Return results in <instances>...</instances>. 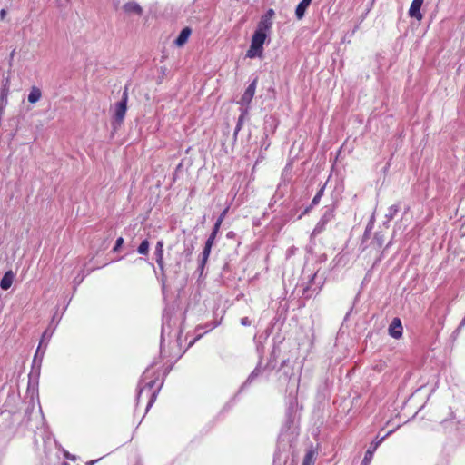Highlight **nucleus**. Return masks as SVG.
Listing matches in <instances>:
<instances>
[{
  "label": "nucleus",
  "instance_id": "13",
  "mask_svg": "<svg viewBox=\"0 0 465 465\" xmlns=\"http://www.w3.org/2000/svg\"><path fill=\"white\" fill-rule=\"evenodd\" d=\"M272 26V21L262 16L260 22L258 23L256 30L267 34V32L271 30Z\"/></svg>",
  "mask_w": 465,
  "mask_h": 465
},
{
  "label": "nucleus",
  "instance_id": "1",
  "mask_svg": "<svg viewBox=\"0 0 465 465\" xmlns=\"http://www.w3.org/2000/svg\"><path fill=\"white\" fill-rule=\"evenodd\" d=\"M267 38V34L255 30L251 45L247 51L246 56L248 58L261 57L263 52V44Z\"/></svg>",
  "mask_w": 465,
  "mask_h": 465
},
{
  "label": "nucleus",
  "instance_id": "35",
  "mask_svg": "<svg viewBox=\"0 0 465 465\" xmlns=\"http://www.w3.org/2000/svg\"><path fill=\"white\" fill-rule=\"evenodd\" d=\"M67 458L71 459V460H74V457H69L68 455H66Z\"/></svg>",
  "mask_w": 465,
  "mask_h": 465
},
{
  "label": "nucleus",
  "instance_id": "24",
  "mask_svg": "<svg viewBox=\"0 0 465 465\" xmlns=\"http://www.w3.org/2000/svg\"><path fill=\"white\" fill-rule=\"evenodd\" d=\"M399 208L397 205H392L390 207V210H389V213H390V217L392 218L393 215L398 212Z\"/></svg>",
  "mask_w": 465,
  "mask_h": 465
},
{
  "label": "nucleus",
  "instance_id": "15",
  "mask_svg": "<svg viewBox=\"0 0 465 465\" xmlns=\"http://www.w3.org/2000/svg\"><path fill=\"white\" fill-rule=\"evenodd\" d=\"M211 249H212V246L205 243V246H204L203 253H202V259H201V262L199 264V270H201V272H203V270L208 261V258L211 253Z\"/></svg>",
  "mask_w": 465,
  "mask_h": 465
},
{
  "label": "nucleus",
  "instance_id": "23",
  "mask_svg": "<svg viewBox=\"0 0 465 465\" xmlns=\"http://www.w3.org/2000/svg\"><path fill=\"white\" fill-rule=\"evenodd\" d=\"M273 15H274V10L268 9L267 12L262 16L272 21Z\"/></svg>",
  "mask_w": 465,
  "mask_h": 465
},
{
  "label": "nucleus",
  "instance_id": "11",
  "mask_svg": "<svg viewBox=\"0 0 465 465\" xmlns=\"http://www.w3.org/2000/svg\"><path fill=\"white\" fill-rule=\"evenodd\" d=\"M14 279H15V273L12 271L6 272L4 274V276L1 280V282H0L1 288L5 291L8 290L12 286Z\"/></svg>",
  "mask_w": 465,
  "mask_h": 465
},
{
  "label": "nucleus",
  "instance_id": "31",
  "mask_svg": "<svg viewBox=\"0 0 465 465\" xmlns=\"http://www.w3.org/2000/svg\"><path fill=\"white\" fill-rule=\"evenodd\" d=\"M460 324H461V325H464V324H465V318L462 320V322H461V323H460Z\"/></svg>",
  "mask_w": 465,
  "mask_h": 465
},
{
  "label": "nucleus",
  "instance_id": "29",
  "mask_svg": "<svg viewBox=\"0 0 465 465\" xmlns=\"http://www.w3.org/2000/svg\"><path fill=\"white\" fill-rule=\"evenodd\" d=\"M112 2L115 7H117L120 5V0H112Z\"/></svg>",
  "mask_w": 465,
  "mask_h": 465
},
{
  "label": "nucleus",
  "instance_id": "16",
  "mask_svg": "<svg viewBox=\"0 0 465 465\" xmlns=\"http://www.w3.org/2000/svg\"><path fill=\"white\" fill-rule=\"evenodd\" d=\"M240 110H241V115L238 118L237 125H236V128H235V133H237L242 128V123L244 121V118L248 114L247 107L240 108Z\"/></svg>",
  "mask_w": 465,
  "mask_h": 465
},
{
  "label": "nucleus",
  "instance_id": "36",
  "mask_svg": "<svg viewBox=\"0 0 465 465\" xmlns=\"http://www.w3.org/2000/svg\"><path fill=\"white\" fill-rule=\"evenodd\" d=\"M192 253V250H188V255Z\"/></svg>",
  "mask_w": 465,
  "mask_h": 465
},
{
  "label": "nucleus",
  "instance_id": "9",
  "mask_svg": "<svg viewBox=\"0 0 465 465\" xmlns=\"http://www.w3.org/2000/svg\"><path fill=\"white\" fill-rule=\"evenodd\" d=\"M312 0H302L295 9V15L298 20L303 18L307 8L310 6Z\"/></svg>",
  "mask_w": 465,
  "mask_h": 465
},
{
  "label": "nucleus",
  "instance_id": "33",
  "mask_svg": "<svg viewBox=\"0 0 465 465\" xmlns=\"http://www.w3.org/2000/svg\"><path fill=\"white\" fill-rule=\"evenodd\" d=\"M176 266L178 267V269L180 268V262H177Z\"/></svg>",
  "mask_w": 465,
  "mask_h": 465
},
{
  "label": "nucleus",
  "instance_id": "28",
  "mask_svg": "<svg viewBox=\"0 0 465 465\" xmlns=\"http://www.w3.org/2000/svg\"><path fill=\"white\" fill-rule=\"evenodd\" d=\"M5 9H2V10L0 11V17H1L2 19H4V18H5Z\"/></svg>",
  "mask_w": 465,
  "mask_h": 465
},
{
  "label": "nucleus",
  "instance_id": "30",
  "mask_svg": "<svg viewBox=\"0 0 465 465\" xmlns=\"http://www.w3.org/2000/svg\"><path fill=\"white\" fill-rule=\"evenodd\" d=\"M143 391H144V388H143V389H141V390H140L138 397H140V396H141V394L143 392Z\"/></svg>",
  "mask_w": 465,
  "mask_h": 465
},
{
  "label": "nucleus",
  "instance_id": "6",
  "mask_svg": "<svg viewBox=\"0 0 465 465\" xmlns=\"http://www.w3.org/2000/svg\"><path fill=\"white\" fill-rule=\"evenodd\" d=\"M9 86H10V79L7 77L5 80L3 87L0 93V113H4L5 108L8 103V95H9Z\"/></svg>",
  "mask_w": 465,
  "mask_h": 465
},
{
  "label": "nucleus",
  "instance_id": "20",
  "mask_svg": "<svg viewBox=\"0 0 465 465\" xmlns=\"http://www.w3.org/2000/svg\"><path fill=\"white\" fill-rule=\"evenodd\" d=\"M218 232L217 231H214L213 230L212 233L210 234V236L208 237L207 241H206V244H209L211 246H213V242H214V240L216 238V235H217Z\"/></svg>",
  "mask_w": 465,
  "mask_h": 465
},
{
  "label": "nucleus",
  "instance_id": "19",
  "mask_svg": "<svg viewBox=\"0 0 465 465\" xmlns=\"http://www.w3.org/2000/svg\"><path fill=\"white\" fill-rule=\"evenodd\" d=\"M302 465H314L313 452H308L302 461Z\"/></svg>",
  "mask_w": 465,
  "mask_h": 465
},
{
  "label": "nucleus",
  "instance_id": "14",
  "mask_svg": "<svg viewBox=\"0 0 465 465\" xmlns=\"http://www.w3.org/2000/svg\"><path fill=\"white\" fill-rule=\"evenodd\" d=\"M41 90L36 86H33L28 94V102L31 104H35L41 99Z\"/></svg>",
  "mask_w": 465,
  "mask_h": 465
},
{
  "label": "nucleus",
  "instance_id": "4",
  "mask_svg": "<svg viewBox=\"0 0 465 465\" xmlns=\"http://www.w3.org/2000/svg\"><path fill=\"white\" fill-rule=\"evenodd\" d=\"M155 260L157 265L162 272L164 275V262H163V241L160 240L157 242L154 251Z\"/></svg>",
  "mask_w": 465,
  "mask_h": 465
},
{
  "label": "nucleus",
  "instance_id": "10",
  "mask_svg": "<svg viewBox=\"0 0 465 465\" xmlns=\"http://www.w3.org/2000/svg\"><path fill=\"white\" fill-rule=\"evenodd\" d=\"M123 8L127 14H135L137 15H141L143 13V8L139 5V4L134 1L126 3Z\"/></svg>",
  "mask_w": 465,
  "mask_h": 465
},
{
  "label": "nucleus",
  "instance_id": "26",
  "mask_svg": "<svg viewBox=\"0 0 465 465\" xmlns=\"http://www.w3.org/2000/svg\"><path fill=\"white\" fill-rule=\"evenodd\" d=\"M155 397H156V394H155V392H154V393H153V394H152V396H151V400H150V401L148 402L147 409H148L149 407H151V406H152V404H153V401L155 400Z\"/></svg>",
  "mask_w": 465,
  "mask_h": 465
},
{
  "label": "nucleus",
  "instance_id": "18",
  "mask_svg": "<svg viewBox=\"0 0 465 465\" xmlns=\"http://www.w3.org/2000/svg\"><path fill=\"white\" fill-rule=\"evenodd\" d=\"M227 211H228V208H226V209H225V210L221 213V215H220V216H219V218L217 219V221H216V223H215V224H214V226H213V230L219 232L220 226H221V224H222V223H223V219H224V217H225V215H226V213H227Z\"/></svg>",
  "mask_w": 465,
  "mask_h": 465
},
{
  "label": "nucleus",
  "instance_id": "34",
  "mask_svg": "<svg viewBox=\"0 0 465 465\" xmlns=\"http://www.w3.org/2000/svg\"><path fill=\"white\" fill-rule=\"evenodd\" d=\"M94 462H95L94 460H91V461H90V463H89V465H92V464H94Z\"/></svg>",
  "mask_w": 465,
  "mask_h": 465
},
{
  "label": "nucleus",
  "instance_id": "17",
  "mask_svg": "<svg viewBox=\"0 0 465 465\" xmlns=\"http://www.w3.org/2000/svg\"><path fill=\"white\" fill-rule=\"evenodd\" d=\"M149 242L148 240H144L141 242V244L139 245L138 249H137V252L140 253V254H143V255H146L148 254V252H149Z\"/></svg>",
  "mask_w": 465,
  "mask_h": 465
},
{
  "label": "nucleus",
  "instance_id": "21",
  "mask_svg": "<svg viewBox=\"0 0 465 465\" xmlns=\"http://www.w3.org/2000/svg\"><path fill=\"white\" fill-rule=\"evenodd\" d=\"M322 193H323V188H322L317 193L316 195L313 197L312 201V204H317L321 199V197L322 196Z\"/></svg>",
  "mask_w": 465,
  "mask_h": 465
},
{
  "label": "nucleus",
  "instance_id": "22",
  "mask_svg": "<svg viewBox=\"0 0 465 465\" xmlns=\"http://www.w3.org/2000/svg\"><path fill=\"white\" fill-rule=\"evenodd\" d=\"M123 243H124V239L122 237H119L116 240L115 245L114 247V251L117 252L122 247Z\"/></svg>",
  "mask_w": 465,
  "mask_h": 465
},
{
  "label": "nucleus",
  "instance_id": "32",
  "mask_svg": "<svg viewBox=\"0 0 465 465\" xmlns=\"http://www.w3.org/2000/svg\"><path fill=\"white\" fill-rule=\"evenodd\" d=\"M460 324H461V325H464V324H465V318L462 320V322H461V323H460Z\"/></svg>",
  "mask_w": 465,
  "mask_h": 465
},
{
  "label": "nucleus",
  "instance_id": "2",
  "mask_svg": "<svg viewBox=\"0 0 465 465\" xmlns=\"http://www.w3.org/2000/svg\"><path fill=\"white\" fill-rule=\"evenodd\" d=\"M128 93L125 89L123 93L121 101L117 102L114 107L113 125L117 128L123 123L127 111Z\"/></svg>",
  "mask_w": 465,
  "mask_h": 465
},
{
  "label": "nucleus",
  "instance_id": "25",
  "mask_svg": "<svg viewBox=\"0 0 465 465\" xmlns=\"http://www.w3.org/2000/svg\"><path fill=\"white\" fill-rule=\"evenodd\" d=\"M241 323H242L243 326H250V325H251V321H250L247 317H243V318H242V320H241Z\"/></svg>",
  "mask_w": 465,
  "mask_h": 465
},
{
  "label": "nucleus",
  "instance_id": "12",
  "mask_svg": "<svg viewBox=\"0 0 465 465\" xmlns=\"http://www.w3.org/2000/svg\"><path fill=\"white\" fill-rule=\"evenodd\" d=\"M190 35L191 29L188 27L183 28L176 38L175 45L177 46H183L187 42Z\"/></svg>",
  "mask_w": 465,
  "mask_h": 465
},
{
  "label": "nucleus",
  "instance_id": "5",
  "mask_svg": "<svg viewBox=\"0 0 465 465\" xmlns=\"http://www.w3.org/2000/svg\"><path fill=\"white\" fill-rule=\"evenodd\" d=\"M392 432V430H390L385 436H383L382 438H381L379 440L375 441V442H372L370 446V448L367 450L366 453H365V456H364V459L362 460V464L363 465H369L370 462L371 461V459H372V456H373V453L374 451L376 450V449L378 448V446L384 440V439L389 436L391 433Z\"/></svg>",
  "mask_w": 465,
  "mask_h": 465
},
{
  "label": "nucleus",
  "instance_id": "8",
  "mask_svg": "<svg viewBox=\"0 0 465 465\" xmlns=\"http://www.w3.org/2000/svg\"><path fill=\"white\" fill-rule=\"evenodd\" d=\"M423 4V0H413L409 9V15L417 20H421L423 15L420 12V7Z\"/></svg>",
  "mask_w": 465,
  "mask_h": 465
},
{
  "label": "nucleus",
  "instance_id": "3",
  "mask_svg": "<svg viewBox=\"0 0 465 465\" xmlns=\"http://www.w3.org/2000/svg\"><path fill=\"white\" fill-rule=\"evenodd\" d=\"M256 84L257 80L254 79L246 88L245 92L243 93L240 101L238 102V104L241 105V108L247 107V109L249 110V104L252 102L255 94Z\"/></svg>",
  "mask_w": 465,
  "mask_h": 465
},
{
  "label": "nucleus",
  "instance_id": "27",
  "mask_svg": "<svg viewBox=\"0 0 465 465\" xmlns=\"http://www.w3.org/2000/svg\"><path fill=\"white\" fill-rule=\"evenodd\" d=\"M154 385V381H150L149 382H147L146 386H148V389L151 390L152 387Z\"/></svg>",
  "mask_w": 465,
  "mask_h": 465
},
{
  "label": "nucleus",
  "instance_id": "7",
  "mask_svg": "<svg viewBox=\"0 0 465 465\" xmlns=\"http://www.w3.org/2000/svg\"><path fill=\"white\" fill-rule=\"evenodd\" d=\"M389 334L395 338L399 339L402 335V325L401 322L399 318H394L390 326H389Z\"/></svg>",
  "mask_w": 465,
  "mask_h": 465
}]
</instances>
